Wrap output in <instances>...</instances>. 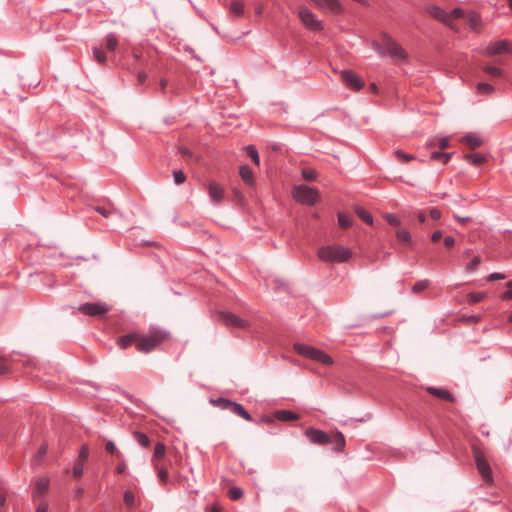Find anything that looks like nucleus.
Masks as SVG:
<instances>
[{
    "label": "nucleus",
    "instance_id": "nucleus-1",
    "mask_svg": "<svg viewBox=\"0 0 512 512\" xmlns=\"http://www.w3.org/2000/svg\"><path fill=\"white\" fill-rule=\"evenodd\" d=\"M320 260L329 263H344L350 260L352 250L343 245H326L318 249L317 253Z\"/></svg>",
    "mask_w": 512,
    "mask_h": 512
},
{
    "label": "nucleus",
    "instance_id": "nucleus-2",
    "mask_svg": "<svg viewBox=\"0 0 512 512\" xmlns=\"http://www.w3.org/2000/svg\"><path fill=\"white\" fill-rule=\"evenodd\" d=\"M293 198L303 205H314L319 199V193L315 188L301 184L292 190Z\"/></svg>",
    "mask_w": 512,
    "mask_h": 512
},
{
    "label": "nucleus",
    "instance_id": "nucleus-3",
    "mask_svg": "<svg viewBox=\"0 0 512 512\" xmlns=\"http://www.w3.org/2000/svg\"><path fill=\"white\" fill-rule=\"evenodd\" d=\"M167 338V334L162 331H156L149 336L140 337L137 339V350L143 353H149L160 345Z\"/></svg>",
    "mask_w": 512,
    "mask_h": 512
},
{
    "label": "nucleus",
    "instance_id": "nucleus-4",
    "mask_svg": "<svg viewBox=\"0 0 512 512\" xmlns=\"http://www.w3.org/2000/svg\"><path fill=\"white\" fill-rule=\"evenodd\" d=\"M384 46L386 55L388 54L393 61L399 62L406 58V53L402 47L387 34H384Z\"/></svg>",
    "mask_w": 512,
    "mask_h": 512
},
{
    "label": "nucleus",
    "instance_id": "nucleus-5",
    "mask_svg": "<svg viewBox=\"0 0 512 512\" xmlns=\"http://www.w3.org/2000/svg\"><path fill=\"white\" fill-rule=\"evenodd\" d=\"M299 18L301 19L303 25L312 31H320L323 29L322 22L318 20L309 9L306 7H300L298 11Z\"/></svg>",
    "mask_w": 512,
    "mask_h": 512
},
{
    "label": "nucleus",
    "instance_id": "nucleus-6",
    "mask_svg": "<svg viewBox=\"0 0 512 512\" xmlns=\"http://www.w3.org/2000/svg\"><path fill=\"white\" fill-rule=\"evenodd\" d=\"M78 310L89 316H100L109 311V307L103 303H84L78 307Z\"/></svg>",
    "mask_w": 512,
    "mask_h": 512
},
{
    "label": "nucleus",
    "instance_id": "nucleus-7",
    "mask_svg": "<svg viewBox=\"0 0 512 512\" xmlns=\"http://www.w3.org/2000/svg\"><path fill=\"white\" fill-rule=\"evenodd\" d=\"M341 78L348 88L355 91L360 90L364 85L362 79L357 74L349 70H343L341 72Z\"/></svg>",
    "mask_w": 512,
    "mask_h": 512
},
{
    "label": "nucleus",
    "instance_id": "nucleus-8",
    "mask_svg": "<svg viewBox=\"0 0 512 512\" xmlns=\"http://www.w3.org/2000/svg\"><path fill=\"white\" fill-rule=\"evenodd\" d=\"M220 319L227 326H232L240 329H245L249 326L246 320L239 318L237 315L231 312H221Z\"/></svg>",
    "mask_w": 512,
    "mask_h": 512
},
{
    "label": "nucleus",
    "instance_id": "nucleus-9",
    "mask_svg": "<svg viewBox=\"0 0 512 512\" xmlns=\"http://www.w3.org/2000/svg\"><path fill=\"white\" fill-rule=\"evenodd\" d=\"M306 436L312 443L318 444V445L329 444L331 441V436L329 434H327L324 431L314 429V428L307 429Z\"/></svg>",
    "mask_w": 512,
    "mask_h": 512
},
{
    "label": "nucleus",
    "instance_id": "nucleus-10",
    "mask_svg": "<svg viewBox=\"0 0 512 512\" xmlns=\"http://www.w3.org/2000/svg\"><path fill=\"white\" fill-rule=\"evenodd\" d=\"M474 456H475V461H476L477 469H478L479 473L481 474V476L485 480L491 479L492 470L490 468L489 463L483 457L482 453L479 450H475L474 451Z\"/></svg>",
    "mask_w": 512,
    "mask_h": 512
},
{
    "label": "nucleus",
    "instance_id": "nucleus-11",
    "mask_svg": "<svg viewBox=\"0 0 512 512\" xmlns=\"http://www.w3.org/2000/svg\"><path fill=\"white\" fill-rule=\"evenodd\" d=\"M508 46L509 44L506 40H499L495 43L487 45L482 52L488 56L500 55L509 51Z\"/></svg>",
    "mask_w": 512,
    "mask_h": 512
},
{
    "label": "nucleus",
    "instance_id": "nucleus-12",
    "mask_svg": "<svg viewBox=\"0 0 512 512\" xmlns=\"http://www.w3.org/2000/svg\"><path fill=\"white\" fill-rule=\"evenodd\" d=\"M208 194L214 204H219L223 200L225 192L220 184L210 182L208 184Z\"/></svg>",
    "mask_w": 512,
    "mask_h": 512
},
{
    "label": "nucleus",
    "instance_id": "nucleus-13",
    "mask_svg": "<svg viewBox=\"0 0 512 512\" xmlns=\"http://www.w3.org/2000/svg\"><path fill=\"white\" fill-rule=\"evenodd\" d=\"M50 480L46 477L35 480V489L33 492L34 500L43 497L49 490Z\"/></svg>",
    "mask_w": 512,
    "mask_h": 512
},
{
    "label": "nucleus",
    "instance_id": "nucleus-14",
    "mask_svg": "<svg viewBox=\"0 0 512 512\" xmlns=\"http://www.w3.org/2000/svg\"><path fill=\"white\" fill-rule=\"evenodd\" d=\"M426 391L440 400L448 402H454L455 400L454 396L447 389L444 388H436L433 386H429L426 388Z\"/></svg>",
    "mask_w": 512,
    "mask_h": 512
},
{
    "label": "nucleus",
    "instance_id": "nucleus-15",
    "mask_svg": "<svg viewBox=\"0 0 512 512\" xmlns=\"http://www.w3.org/2000/svg\"><path fill=\"white\" fill-rule=\"evenodd\" d=\"M427 12L429 15L434 17L435 19L442 21L443 23L450 24V16H448V12L444 11L442 8L431 5L428 7Z\"/></svg>",
    "mask_w": 512,
    "mask_h": 512
},
{
    "label": "nucleus",
    "instance_id": "nucleus-16",
    "mask_svg": "<svg viewBox=\"0 0 512 512\" xmlns=\"http://www.w3.org/2000/svg\"><path fill=\"white\" fill-rule=\"evenodd\" d=\"M316 5L321 8H327L334 13L342 11V6L338 0H312Z\"/></svg>",
    "mask_w": 512,
    "mask_h": 512
},
{
    "label": "nucleus",
    "instance_id": "nucleus-17",
    "mask_svg": "<svg viewBox=\"0 0 512 512\" xmlns=\"http://www.w3.org/2000/svg\"><path fill=\"white\" fill-rule=\"evenodd\" d=\"M310 359L317 361L319 363H322L324 365H332L333 364V359L328 354H326L322 350H319L316 348H314Z\"/></svg>",
    "mask_w": 512,
    "mask_h": 512
},
{
    "label": "nucleus",
    "instance_id": "nucleus-18",
    "mask_svg": "<svg viewBox=\"0 0 512 512\" xmlns=\"http://www.w3.org/2000/svg\"><path fill=\"white\" fill-rule=\"evenodd\" d=\"M275 418L282 422H291L299 419V415L290 410H278L275 412Z\"/></svg>",
    "mask_w": 512,
    "mask_h": 512
},
{
    "label": "nucleus",
    "instance_id": "nucleus-19",
    "mask_svg": "<svg viewBox=\"0 0 512 512\" xmlns=\"http://www.w3.org/2000/svg\"><path fill=\"white\" fill-rule=\"evenodd\" d=\"M137 339H138V334H136V333L127 334V335L120 337L117 341V344L121 349H126L129 346H131L133 343H135L137 345Z\"/></svg>",
    "mask_w": 512,
    "mask_h": 512
},
{
    "label": "nucleus",
    "instance_id": "nucleus-20",
    "mask_svg": "<svg viewBox=\"0 0 512 512\" xmlns=\"http://www.w3.org/2000/svg\"><path fill=\"white\" fill-rule=\"evenodd\" d=\"M230 412L234 415L243 418L246 421H252V416L245 410V408L240 403L233 402L232 408H230Z\"/></svg>",
    "mask_w": 512,
    "mask_h": 512
},
{
    "label": "nucleus",
    "instance_id": "nucleus-21",
    "mask_svg": "<svg viewBox=\"0 0 512 512\" xmlns=\"http://www.w3.org/2000/svg\"><path fill=\"white\" fill-rule=\"evenodd\" d=\"M239 174L242 180L249 186L254 184V174L250 167L243 165L240 167Z\"/></svg>",
    "mask_w": 512,
    "mask_h": 512
},
{
    "label": "nucleus",
    "instance_id": "nucleus-22",
    "mask_svg": "<svg viewBox=\"0 0 512 512\" xmlns=\"http://www.w3.org/2000/svg\"><path fill=\"white\" fill-rule=\"evenodd\" d=\"M465 144H467L470 148L472 149H475L479 146L482 145L483 141L482 139L480 138L479 135H477L476 133H469L467 134L463 140H462Z\"/></svg>",
    "mask_w": 512,
    "mask_h": 512
},
{
    "label": "nucleus",
    "instance_id": "nucleus-23",
    "mask_svg": "<svg viewBox=\"0 0 512 512\" xmlns=\"http://www.w3.org/2000/svg\"><path fill=\"white\" fill-rule=\"evenodd\" d=\"M329 444H334V448L336 451H342L346 444L344 435L341 432H336L334 435L331 436V441Z\"/></svg>",
    "mask_w": 512,
    "mask_h": 512
},
{
    "label": "nucleus",
    "instance_id": "nucleus-24",
    "mask_svg": "<svg viewBox=\"0 0 512 512\" xmlns=\"http://www.w3.org/2000/svg\"><path fill=\"white\" fill-rule=\"evenodd\" d=\"M468 25L471 30L478 32L481 28V18L479 14L475 12L469 13L467 17Z\"/></svg>",
    "mask_w": 512,
    "mask_h": 512
},
{
    "label": "nucleus",
    "instance_id": "nucleus-25",
    "mask_svg": "<svg viewBox=\"0 0 512 512\" xmlns=\"http://www.w3.org/2000/svg\"><path fill=\"white\" fill-rule=\"evenodd\" d=\"M482 70L485 73H487L488 75H490L491 77L501 78L504 76L503 71L499 67L491 65V64H484L482 66Z\"/></svg>",
    "mask_w": 512,
    "mask_h": 512
},
{
    "label": "nucleus",
    "instance_id": "nucleus-26",
    "mask_svg": "<svg viewBox=\"0 0 512 512\" xmlns=\"http://www.w3.org/2000/svg\"><path fill=\"white\" fill-rule=\"evenodd\" d=\"M294 350L298 354H300V355L310 359L311 354H312V352L314 350V347L309 346V345H305V344H302V343H295L294 344Z\"/></svg>",
    "mask_w": 512,
    "mask_h": 512
},
{
    "label": "nucleus",
    "instance_id": "nucleus-27",
    "mask_svg": "<svg viewBox=\"0 0 512 512\" xmlns=\"http://www.w3.org/2000/svg\"><path fill=\"white\" fill-rule=\"evenodd\" d=\"M233 402L232 400L230 399H227V398H217V399H211V403L220 408L221 410H228L230 411V408H232V405H233Z\"/></svg>",
    "mask_w": 512,
    "mask_h": 512
},
{
    "label": "nucleus",
    "instance_id": "nucleus-28",
    "mask_svg": "<svg viewBox=\"0 0 512 512\" xmlns=\"http://www.w3.org/2000/svg\"><path fill=\"white\" fill-rule=\"evenodd\" d=\"M230 13L236 17H240L244 13V4L240 0H234L229 6Z\"/></svg>",
    "mask_w": 512,
    "mask_h": 512
},
{
    "label": "nucleus",
    "instance_id": "nucleus-29",
    "mask_svg": "<svg viewBox=\"0 0 512 512\" xmlns=\"http://www.w3.org/2000/svg\"><path fill=\"white\" fill-rule=\"evenodd\" d=\"M355 212H356L357 216L361 220H363L365 223L370 224V225L373 223V216L364 208L356 207Z\"/></svg>",
    "mask_w": 512,
    "mask_h": 512
},
{
    "label": "nucleus",
    "instance_id": "nucleus-30",
    "mask_svg": "<svg viewBox=\"0 0 512 512\" xmlns=\"http://www.w3.org/2000/svg\"><path fill=\"white\" fill-rule=\"evenodd\" d=\"M105 45L109 51H114L118 46V38L114 33H109L105 37Z\"/></svg>",
    "mask_w": 512,
    "mask_h": 512
},
{
    "label": "nucleus",
    "instance_id": "nucleus-31",
    "mask_svg": "<svg viewBox=\"0 0 512 512\" xmlns=\"http://www.w3.org/2000/svg\"><path fill=\"white\" fill-rule=\"evenodd\" d=\"M396 238L403 243L408 245L412 244V237L410 232L407 229H400L396 232Z\"/></svg>",
    "mask_w": 512,
    "mask_h": 512
},
{
    "label": "nucleus",
    "instance_id": "nucleus-32",
    "mask_svg": "<svg viewBox=\"0 0 512 512\" xmlns=\"http://www.w3.org/2000/svg\"><path fill=\"white\" fill-rule=\"evenodd\" d=\"M465 159L473 165H479L485 161V157L480 153L466 154Z\"/></svg>",
    "mask_w": 512,
    "mask_h": 512
},
{
    "label": "nucleus",
    "instance_id": "nucleus-33",
    "mask_svg": "<svg viewBox=\"0 0 512 512\" xmlns=\"http://www.w3.org/2000/svg\"><path fill=\"white\" fill-rule=\"evenodd\" d=\"M92 54L94 60L97 61L99 64H104L106 62V54L101 48L93 47Z\"/></svg>",
    "mask_w": 512,
    "mask_h": 512
},
{
    "label": "nucleus",
    "instance_id": "nucleus-34",
    "mask_svg": "<svg viewBox=\"0 0 512 512\" xmlns=\"http://www.w3.org/2000/svg\"><path fill=\"white\" fill-rule=\"evenodd\" d=\"M338 223L342 228H348L352 225V217L345 213L338 214Z\"/></svg>",
    "mask_w": 512,
    "mask_h": 512
},
{
    "label": "nucleus",
    "instance_id": "nucleus-35",
    "mask_svg": "<svg viewBox=\"0 0 512 512\" xmlns=\"http://www.w3.org/2000/svg\"><path fill=\"white\" fill-rule=\"evenodd\" d=\"M430 285V281L425 279V280H420L418 282H416L414 284V286L412 287V292L413 293H420L422 291H424L425 289H427Z\"/></svg>",
    "mask_w": 512,
    "mask_h": 512
},
{
    "label": "nucleus",
    "instance_id": "nucleus-36",
    "mask_svg": "<svg viewBox=\"0 0 512 512\" xmlns=\"http://www.w3.org/2000/svg\"><path fill=\"white\" fill-rule=\"evenodd\" d=\"M477 91L480 94H491L494 92V88L488 83L481 82L477 84Z\"/></svg>",
    "mask_w": 512,
    "mask_h": 512
},
{
    "label": "nucleus",
    "instance_id": "nucleus-37",
    "mask_svg": "<svg viewBox=\"0 0 512 512\" xmlns=\"http://www.w3.org/2000/svg\"><path fill=\"white\" fill-rule=\"evenodd\" d=\"M431 158L441 160L443 163H447L451 158V153L434 151L431 153Z\"/></svg>",
    "mask_w": 512,
    "mask_h": 512
},
{
    "label": "nucleus",
    "instance_id": "nucleus-38",
    "mask_svg": "<svg viewBox=\"0 0 512 512\" xmlns=\"http://www.w3.org/2000/svg\"><path fill=\"white\" fill-rule=\"evenodd\" d=\"M246 150H247L248 155L252 159V161L256 165H259V163H260L259 154H258V151L256 150L255 146L249 145V146H247Z\"/></svg>",
    "mask_w": 512,
    "mask_h": 512
},
{
    "label": "nucleus",
    "instance_id": "nucleus-39",
    "mask_svg": "<svg viewBox=\"0 0 512 512\" xmlns=\"http://www.w3.org/2000/svg\"><path fill=\"white\" fill-rule=\"evenodd\" d=\"M386 221L391 225V226H394V227H397V226H400L401 225V220L399 219V217L395 214H392V213H386L384 215Z\"/></svg>",
    "mask_w": 512,
    "mask_h": 512
},
{
    "label": "nucleus",
    "instance_id": "nucleus-40",
    "mask_svg": "<svg viewBox=\"0 0 512 512\" xmlns=\"http://www.w3.org/2000/svg\"><path fill=\"white\" fill-rule=\"evenodd\" d=\"M302 176L305 180L313 181L317 177V172L312 168H304L302 170Z\"/></svg>",
    "mask_w": 512,
    "mask_h": 512
},
{
    "label": "nucleus",
    "instance_id": "nucleus-41",
    "mask_svg": "<svg viewBox=\"0 0 512 512\" xmlns=\"http://www.w3.org/2000/svg\"><path fill=\"white\" fill-rule=\"evenodd\" d=\"M135 438L137 439L138 443L143 447H148L150 444L148 436L144 433L135 432Z\"/></svg>",
    "mask_w": 512,
    "mask_h": 512
},
{
    "label": "nucleus",
    "instance_id": "nucleus-42",
    "mask_svg": "<svg viewBox=\"0 0 512 512\" xmlns=\"http://www.w3.org/2000/svg\"><path fill=\"white\" fill-rule=\"evenodd\" d=\"M123 500L128 507H132L135 505V496L131 491L124 492Z\"/></svg>",
    "mask_w": 512,
    "mask_h": 512
},
{
    "label": "nucleus",
    "instance_id": "nucleus-43",
    "mask_svg": "<svg viewBox=\"0 0 512 512\" xmlns=\"http://www.w3.org/2000/svg\"><path fill=\"white\" fill-rule=\"evenodd\" d=\"M84 474V463L76 461L73 466V475L75 477H81Z\"/></svg>",
    "mask_w": 512,
    "mask_h": 512
},
{
    "label": "nucleus",
    "instance_id": "nucleus-44",
    "mask_svg": "<svg viewBox=\"0 0 512 512\" xmlns=\"http://www.w3.org/2000/svg\"><path fill=\"white\" fill-rule=\"evenodd\" d=\"M372 48L381 56H386V49L384 46V42L382 44L378 43L377 41H372L371 43Z\"/></svg>",
    "mask_w": 512,
    "mask_h": 512
},
{
    "label": "nucleus",
    "instance_id": "nucleus-45",
    "mask_svg": "<svg viewBox=\"0 0 512 512\" xmlns=\"http://www.w3.org/2000/svg\"><path fill=\"white\" fill-rule=\"evenodd\" d=\"M243 496V491L241 488L239 487H232L230 490H229V497L232 499V500H238L240 499L241 497Z\"/></svg>",
    "mask_w": 512,
    "mask_h": 512
},
{
    "label": "nucleus",
    "instance_id": "nucleus-46",
    "mask_svg": "<svg viewBox=\"0 0 512 512\" xmlns=\"http://www.w3.org/2000/svg\"><path fill=\"white\" fill-rule=\"evenodd\" d=\"M105 449L108 453L116 454L118 457H122V453L117 450L116 445L112 440L107 441Z\"/></svg>",
    "mask_w": 512,
    "mask_h": 512
},
{
    "label": "nucleus",
    "instance_id": "nucleus-47",
    "mask_svg": "<svg viewBox=\"0 0 512 512\" xmlns=\"http://www.w3.org/2000/svg\"><path fill=\"white\" fill-rule=\"evenodd\" d=\"M462 15H463V11L460 8H455V9L451 10L448 13V16H450V24H447V25L453 28L452 21L454 19L461 17Z\"/></svg>",
    "mask_w": 512,
    "mask_h": 512
},
{
    "label": "nucleus",
    "instance_id": "nucleus-48",
    "mask_svg": "<svg viewBox=\"0 0 512 512\" xmlns=\"http://www.w3.org/2000/svg\"><path fill=\"white\" fill-rule=\"evenodd\" d=\"M165 451H166L165 445L161 442H158L154 448V456L157 458H162L165 454Z\"/></svg>",
    "mask_w": 512,
    "mask_h": 512
},
{
    "label": "nucleus",
    "instance_id": "nucleus-49",
    "mask_svg": "<svg viewBox=\"0 0 512 512\" xmlns=\"http://www.w3.org/2000/svg\"><path fill=\"white\" fill-rule=\"evenodd\" d=\"M395 156H396L399 160H401V161H403V162H408V161L413 160V159L415 158L413 155H411V154H407V153H405V152H403V151H401V150H397V151H395Z\"/></svg>",
    "mask_w": 512,
    "mask_h": 512
},
{
    "label": "nucleus",
    "instance_id": "nucleus-50",
    "mask_svg": "<svg viewBox=\"0 0 512 512\" xmlns=\"http://www.w3.org/2000/svg\"><path fill=\"white\" fill-rule=\"evenodd\" d=\"M468 299L472 303H477L484 299V294L481 292H472L468 294Z\"/></svg>",
    "mask_w": 512,
    "mask_h": 512
},
{
    "label": "nucleus",
    "instance_id": "nucleus-51",
    "mask_svg": "<svg viewBox=\"0 0 512 512\" xmlns=\"http://www.w3.org/2000/svg\"><path fill=\"white\" fill-rule=\"evenodd\" d=\"M173 177H174V182L178 185L184 183L186 180V177L181 170L174 171Z\"/></svg>",
    "mask_w": 512,
    "mask_h": 512
},
{
    "label": "nucleus",
    "instance_id": "nucleus-52",
    "mask_svg": "<svg viewBox=\"0 0 512 512\" xmlns=\"http://www.w3.org/2000/svg\"><path fill=\"white\" fill-rule=\"evenodd\" d=\"M88 456H89V449L86 445H83L80 449L77 461H81L82 463H84L85 460L88 458Z\"/></svg>",
    "mask_w": 512,
    "mask_h": 512
},
{
    "label": "nucleus",
    "instance_id": "nucleus-53",
    "mask_svg": "<svg viewBox=\"0 0 512 512\" xmlns=\"http://www.w3.org/2000/svg\"><path fill=\"white\" fill-rule=\"evenodd\" d=\"M481 259L478 256H475L468 264H467V270L473 271L476 269V267L480 264Z\"/></svg>",
    "mask_w": 512,
    "mask_h": 512
},
{
    "label": "nucleus",
    "instance_id": "nucleus-54",
    "mask_svg": "<svg viewBox=\"0 0 512 512\" xmlns=\"http://www.w3.org/2000/svg\"><path fill=\"white\" fill-rule=\"evenodd\" d=\"M158 477L161 483L165 484L168 479V471L164 468L158 469Z\"/></svg>",
    "mask_w": 512,
    "mask_h": 512
},
{
    "label": "nucleus",
    "instance_id": "nucleus-55",
    "mask_svg": "<svg viewBox=\"0 0 512 512\" xmlns=\"http://www.w3.org/2000/svg\"><path fill=\"white\" fill-rule=\"evenodd\" d=\"M441 211L438 208H431L430 209V216L434 220H438L441 217Z\"/></svg>",
    "mask_w": 512,
    "mask_h": 512
},
{
    "label": "nucleus",
    "instance_id": "nucleus-56",
    "mask_svg": "<svg viewBox=\"0 0 512 512\" xmlns=\"http://www.w3.org/2000/svg\"><path fill=\"white\" fill-rule=\"evenodd\" d=\"M47 454V447L46 446H41L38 450V453L35 457V461H38L40 460L42 457H44L45 455Z\"/></svg>",
    "mask_w": 512,
    "mask_h": 512
},
{
    "label": "nucleus",
    "instance_id": "nucleus-57",
    "mask_svg": "<svg viewBox=\"0 0 512 512\" xmlns=\"http://www.w3.org/2000/svg\"><path fill=\"white\" fill-rule=\"evenodd\" d=\"M455 244V239L452 237V236H446L444 238V245L447 247V248H451L453 247Z\"/></svg>",
    "mask_w": 512,
    "mask_h": 512
},
{
    "label": "nucleus",
    "instance_id": "nucleus-58",
    "mask_svg": "<svg viewBox=\"0 0 512 512\" xmlns=\"http://www.w3.org/2000/svg\"><path fill=\"white\" fill-rule=\"evenodd\" d=\"M96 210H97L98 213H100L102 216H104L106 218H108L109 216H111L113 214L112 211L107 210V209H105L103 207H97Z\"/></svg>",
    "mask_w": 512,
    "mask_h": 512
},
{
    "label": "nucleus",
    "instance_id": "nucleus-59",
    "mask_svg": "<svg viewBox=\"0 0 512 512\" xmlns=\"http://www.w3.org/2000/svg\"><path fill=\"white\" fill-rule=\"evenodd\" d=\"M442 237V232L440 230L434 231L431 235V240L433 242H437Z\"/></svg>",
    "mask_w": 512,
    "mask_h": 512
},
{
    "label": "nucleus",
    "instance_id": "nucleus-60",
    "mask_svg": "<svg viewBox=\"0 0 512 512\" xmlns=\"http://www.w3.org/2000/svg\"><path fill=\"white\" fill-rule=\"evenodd\" d=\"M449 146V140L447 137L441 138L439 141V147L445 149Z\"/></svg>",
    "mask_w": 512,
    "mask_h": 512
},
{
    "label": "nucleus",
    "instance_id": "nucleus-61",
    "mask_svg": "<svg viewBox=\"0 0 512 512\" xmlns=\"http://www.w3.org/2000/svg\"><path fill=\"white\" fill-rule=\"evenodd\" d=\"M505 276L501 273H492L490 276H489V280L490 281H494V280H498V279H504Z\"/></svg>",
    "mask_w": 512,
    "mask_h": 512
},
{
    "label": "nucleus",
    "instance_id": "nucleus-62",
    "mask_svg": "<svg viewBox=\"0 0 512 512\" xmlns=\"http://www.w3.org/2000/svg\"><path fill=\"white\" fill-rule=\"evenodd\" d=\"M36 512H48V505H47V503H41L37 507Z\"/></svg>",
    "mask_w": 512,
    "mask_h": 512
},
{
    "label": "nucleus",
    "instance_id": "nucleus-63",
    "mask_svg": "<svg viewBox=\"0 0 512 512\" xmlns=\"http://www.w3.org/2000/svg\"><path fill=\"white\" fill-rule=\"evenodd\" d=\"M417 218L420 222L424 223L427 219L426 215L424 212L420 211L417 213Z\"/></svg>",
    "mask_w": 512,
    "mask_h": 512
},
{
    "label": "nucleus",
    "instance_id": "nucleus-64",
    "mask_svg": "<svg viewBox=\"0 0 512 512\" xmlns=\"http://www.w3.org/2000/svg\"><path fill=\"white\" fill-rule=\"evenodd\" d=\"M147 79V74L145 72H140L138 74V81L143 83Z\"/></svg>",
    "mask_w": 512,
    "mask_h": 512
}]
</instances>
